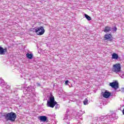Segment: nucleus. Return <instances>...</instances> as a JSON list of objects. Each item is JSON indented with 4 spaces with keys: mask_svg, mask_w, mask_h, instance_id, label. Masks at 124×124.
<instances>
[{
    "mask_svg": "<svg viewBox=\"0 0 124 124\" xmlns=\"http://www.w3.org/2000/svg\"><path fill=\"white\" fill-rule=\"evenodd\" d=\"M6 121H10L11 122H15L16 120V113L11 112L7 113L3 116Z\"/></svg>",
    "mask_w": 124,
    "mask_h": 124,
    "instance_id": "f257e3e1",
    "label": "nucleus"
},
{
    "mask_svg": "<svg viewBox=\"0 0 124 124\" xmlns=\"http://www.w3.org/2000/svg\"><path fill=\"white\" fill-rule=\"evenodd\" d=\"M57 101H55V97L52 94H50L49 100L47 101V107L54 108L57 105Z\"/></svg>",
    "mask_w": 124,
    "mask_h": 124,
    "instance_id": "f03ea898",
    "label": "nucleus"
},
{
    "mask_svg": "<svg viewBox=\"0 0 124 124\" xmlns=\"http://www.w3.org/2000/svg\"><path fill=\"white\" fill-rule=\"evenodd\" d=\"M35 32H36L37 35H43L45 32V30L43 26L38 27L35 29Z\"/></svg>",
    "mask_w": 124,
    "mask_h": 124,
    "instance_id": "7ed1b4c3",
    "label": "nucleus"
},
{
    "mask_svg": "<svg viewBox=\"0 0 124 124\" xmlns=\"http://www.w3.org/2000/svg\"><path fill=\"white\" fill-rule=\"evenodd\" d=\"M122 67H121V64L116 63L113 65L112 71L113 72H115V73H118V72H121L122 71Z\"/></svg>",
    "mask_w": 124,
    "mask_h": 124,
    "instance_id": "20e7f679",
    "label": "nucleus"
},
{
    "mask_svg": "<svg viewBox=\"0 0 124 124\" xmlns=\"http://www.w3.org/2000/svg\"><path fill=\"white\" fill-rule=\"evenodd\" d=\"M109 86H110L111 88H113V89H115V90H117V89H119V83L117 81H114L113 82H110L109 83Z\"/></svg>",
    "mask_w": 124,
    "mask_h": 124,
    "instance_id": "39448f33",
    "label": "nucleus"
},
{
    "mask_svg": "<svg viewBox=\"0 0 124 124\" xmlns=\"http://www.w3.org/2000/svg\"><path fill=\"white\" fill-rule=\"evenodd\" d=\"M105 40H109L112 41V35L111 34H106L104 36Z\"/></svg>",
    "mask_w": 124,
    "mask_h": 124,
    "instance_id": "423d86ee",
    "label": "nucleus"
},
{
    "mask_svg": "<svg viewBox=\"0 0 124 124\" xmlns=\"http://www.w3.org/2000/svg\"><path fill=\"white\" fill-rule=\"evenodd\" d=\"M5 53H7V48H3L0 46V55H5Z\"/></svg>",
    "mask_w": 124,
    "mask_h": 124,
    "instance_id": "0eeeda50",
    "label": "nucleus"
},
{
    "mask_svg": "<svg viewBox=\"0 0 124 124\" xmlns=\"http://www.w3.org/2000/svg\"><path fill=\"white\" fill-rule=\"evenodd\" d=\"M110 95H111V93L107 91H106L103 93V96L105 97V98H108L109 97Z\"/></svg>",
    "mask_w": 124,
    "mask_h": 124,
    "instance_id": "6e6552de",
    "label": "nucleus"
},
{
    "mask_svg": "<svg viewBox=\"0 0 124 124\" xmlns=\"http://www.w3.org/2000/svg\"><path fill=\"white\" fill-rule=\"evenodd\" d=\"M39 119L41 121V122H43L44 123H45V122L47 121V117L45 116H40Z\"/></svg>",
    "mask_w": 124,
    "mask_h": 124,
    "instance_id": "1a4fd4ad",
    "label": "nucleus"
},
{
    "mask_svg": "<svg viewBox=\"0 0 124 124\" xmlns=\"http://www.w3.org/2000/svg\"><path fill=\"white\" fill-rule=\"evenodd\" d=\"M112 59L114 60H118V59H119V55L117 53H113L112 54Z\"/></svg>",
    "mask_w": 124,
    "mask_h": 124,
    "instance_id": "9d476101",
    "label": "nucleus"
},
{
    "mask_svg": "<svg viewBox=\"0 0 124 124\" xmlns=\"http://www.w3.org/2000/svg\"><path fill=\"white\" fill-rule=\"evenodd\" d=\"M104 32H109V31H111V28L108 26H107L105 28L104 30Z\"/></svg>",
    "mask_w": 124,
    "mask_h": 124,
    "instance_id": "9b49d317",
    "label": "nucleus"
},
{
    "mask_svg": "<svg viewBox=\"0 0 124 124\" xmlns=\"http://www.w3.org/2000/svg\"><path fill=\"white\" fill-rule=\"evenodd\" d=\"M26 57L28 58V59H29L30 60H31L32 59V57H33V55L31 53H27L26 54Z\"/></svg>",
    "mask_w": 124,
    "mask_h": 124,
    "instance_id": "f8f14e48",
    "label": "nucleus"
},
{
    "mask_svg": "<svg viewBox=\"0 0 124 124\" xmlns=\"http://www.w3.org/2000/svg\"><path fill=\"white\" fill-rule=\"evenodd\" d=\"M84 16H85V18H86V19L88 21H91V20H92V17H91V16H89L88 15L85 14Z\"/></svg>",
    "mask_w": 124,
    "mask_h": 124,
    "instance_id": "ddd939ff",
    "label": "nucleus"
},
{
    "mask_svg": "<svg viewBox=\"0 0 124 124\" xmlns=\"http://www.w3.org/2000/svg\"><path fill=\"white\" fill-rule=\"evenodd\" d=\"M89 102V100L87 98H85L83 101V104L84 105H88Z\"/></svg>",
    "mask_w": 124,
    "mask_h": 124,
    "instance_id": "4468645a",
    "label": "nucleus"
},
{
    "mask_svg": "<svg viewBox=\"0 0 124 124\" xmlns=\"http://www.w3.org/2000/svg\"><path fill=\"white\" fill-rule=\"evenodd\" d=\"M68 80H66L65 82V85H66V86H67V85H68Z\"/></svg>",
    "mask_w": 124,
    "mask_h": 124,
    "instance_id": "2eb2a0df",
    "label": "nucleus"
},
{
    "mask_svg": "<svg viewBox=\"0 0 124 124\" xmlns=\"http://www.w3.org/2000/svg\"><path fill=\"white\" fill-rule=\"evenodd\" d=\"M117 27H114V31H117Z\"/></svg>",
    "mask_w": 124,
    "mask_h": 124,
    "instance_id": "dca6fc26",
    "label": "nucleus"
},
{
    "mask_svg": "<svg viewBox=\"0 0 124 124\" xmlns=\"http://www.w3.org/2000/svg\"><path fill=\"white\" fill-rule=\"evenodd\" d=\"M58 107H60V105L59 104H57L56 105V107H55V108H58Z\"/></svg>",
    "mask_w": 124,
    "mask_h": 124,
    "instance_id": "f3484780",
    "label": "nucleus"
},
{
    "mask_svg": "<svg viewBox=\"0 0 124 124\" xmlns=\"http://www.w3.org/2000/svg\"><path fill=\"white\" fill-rule=\"evenodd\" d=\"M58 107H60V105L59 104H57L56 105V107H55V108H58Z\"/></svg>",
    "mask_w": 124,
    "mask_h": 124,
    "instance_id": "a211bd4d",
    "label": "nucleus"
},
{
    "mask_svg": "<svg viewBox=\"0 0 124 124\" xmlns=\"http://www.w3.org/2000/svg\"><path fill=\"white\" fill-rule=\"evenodd\" d=\"M32 31L31 30H30V31Z\"/></svg>",
    "mask_w": 124,
    "mask_h": 124,
    "instance_id": "6ab92c4d",
    "label": "nucleus"
}]
</instances>
